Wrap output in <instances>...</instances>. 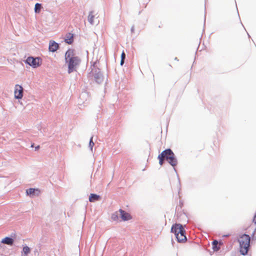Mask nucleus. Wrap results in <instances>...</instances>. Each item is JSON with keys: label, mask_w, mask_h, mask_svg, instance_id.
Instances as JSON below:
<instances>
[{"label": "nucleus", "mask_w": 256, "mask_h": 256, "mask_svg": "<svg viewBox=\"0 0 256 256\" xmlns=\"http://www.w3.org/2000/svg\"><path fill=\"white\" fill-rule=\"evenodd\" d=\"M65 58L68 64V72L69 74L75 70L76 67L80 62V58L76 56L73 50H68L66 53Z\"/></svg>", "instance_id": "f257e3e1"}, {"label": "nucleus", "mask_w": 256, "mask_h": 256, "mask_svg": "<svg viewBox=\"0 0 256 256\" xmlns=\"http://www.w3.org/2000/svg\"><path fill=\"white\" fill-rule=\"evenodd\" d=\"M158 158L159 160V164L160 166L163 164L164 159H166L173 166L177 164V160L174 158V154L170 148L162 152L158 155Z\"/></svg>", "instance_id": "f03ea898"}, {"label": "nucleus", "mask_w": 256, "mask_h": 256, "mask_svg": "<svg viewBox=\"0 0 256 256\" xmlns=\"http://www.w3.org/2000/svg\"><path fill=\"white\" fill-rule=\"evenodd\" d=\"M171 232L174 234L177 240L180 242H184L186 240L185 230L180 224H175L171 228Z\"/></svg>", "instance_id": "7ed1b4c3"}, {"label": "nucleus", "mask_w": 256, "mask_h": 256, "mask_svg": "<svg viewBox=\"0 0 256 256\" xmlns=\"http://www.w3.org/2000/svg\"><path fill=\"white\" fill-rule=\"evenodd\" d=\"M250 238L246 234L241 236L238 240L240 244V252L242 255H246L248 254L250 247Z\"/></svg>", "instance_id": "20e7f679"}, {"label": "nucleus", "mask_w": 256, "mask_h": 256, "mask_svg": "<svg viewBox=\"0 0 256 256\" xmlns=\"http://www.w3.org/2000/svg\"><path fill=\"white\" fill-rule=\"evenodd\" d=\"M26 62L33 68H36L41 66L42 60L40 58L38 57L34 58L32 56H29L26 58Z\"/></svg>", "instance_id": "39448f33"}, {"label": "nucleus", "mask_w": 256, "mask_h": 256, "mask_svg": "<svg viewBox=\"0 0 256 256\" xmlns=\"http://www.w3.org/2000/svg\"><path fill=\"white\" fill-rule=\"evenodd\" d=\"M98 16L97 12L94 11H92L88 14V21L91 24H98L99 22L98 20Z\"/></svg>", "instance_id": "423d86ee"}, {"label": "nucleus", "mask_w": 256, "mask_h": 256, "mask_svg": "<svg viewBox=\"0 0 256 256\" xmlns=\"http://www.w3.org/2000/svg\"><path fill=\"white\" fill-rule=\"evenodd\" d=\"M24 88L20 85L16 84L14 87V98L16 99H22L23 96Z\"/></svg>", "instance_id": "0eeeda50"}, {"label": "nucleus", "mask_w": 256, "mask_h": 256, "mask_svg": "<svg viewBox=\"0 0 256 256\" xmlns=\"http://www.w3.org/2000/svg\"><path fill=\"white\" fill-rule=\"evenodd\" d=\"M119 212L120 214L121 218L123 220H128L132 219V216L130 214L126 212L122 209H120Z\"/></svg>", "instance_id": "6e6552de"}, {"label": "nucleus", "mask_w": 256, "mask_h": 256, "mask_svg": "<svg viewBox=\"0 0 256 256\" xmlns=\"http://www.w3.org/2000/svg\"><path fill=\"white\" fill-rule=\"evenodd\" d=\"M26 194L30 196H38L40 194V190L38 188H30L26 190Z\"/></svg>", "instance_id": "1a4fd4ad"}, {"label": "nucleus", "mask_w": 256, "mask_h": 256, "mask_svg": "<svg viewBox=\"0 0 256 256\" xmlns=\"http://www.w3.org/2000/svg\"><path fill=\"white\" fill-rule=\"evenodd\" d=\"M58 48V44L55 42H50L49 44V50L50 52H54Z\"/></svg>", "instance_id": "9d476101"}, {"label": "nucleus", "mask_w": 256, "mask_h": 256, "mask_svg": "<svg viewBox=\"0 0 256 256\" xmlns=\"http://www.w3.org/2000/svg\"><path fill=\"white\" fill-rule=\"evenodd\" d=\"M74 41V36L73 34L68 33L66 35V38H65V42L68 44H71Z\"/></svg>", "instance_id": "9b49d317"}, {"label": "nucleus", "mask_w": 256, "mask_h": 256, "mask_svg": "<svg viewBox=\"0 0 256 256\" xmlns=\"http://www.w3.org/2000/svg\"><path fill=\"white\" fill-rule=\"evenodd\" d=\"M2 242L8 245H12L14 243V240L10 238L6 237L2 240Z\"/></svg>", "instance_id": "f8f14e48"}, {"label": "nucleus", "mask_w": 256, "mask_h": 256, "mask_svg": "<svg viewBox=\"0 0 256 256\" xmlns=\"http://www.w3.org/2000/svg\"><path fill=\"white\" fill-rule=\"evenodd\" d=\"M100 199V196L96 194H92L90 196L89 200L90 202H94Z\"/></svg>", "instance_id": "ddd939ff"}, {"label": "nucleus", "mask_w": 256, "mask_h": 256, "mask_svg": "<svg viewBox=\"0 0 256 256\" xmlns=\"http://www.w3.org/2000/svg\"><path fill=\"white\" fill-rule=\"evenodd\" d=\"M30 252V250L28 246H25L23 248L22 254L24 256H26Z\"/></svg>", "instance_id": "4468645a"}, {"label": "nucleus", "mask_w": 256, "mask_h": 256, "mask_svg": "<svg viewBox=\"0 0 256 256\" xmlns=\"http://www.w3.org/2000/svg\"><path fill=\"white\" fill-rule=\"evenodd\" d=\"M42 8V6L40 4L36 3L35 4L34 12L36 13H40Z\"/></svg>", "instance_id": "2eb2a0df"}, {"label": "nucleus", "mask_w": 256, "mask_h": 256, "mask_svg": "<svg viewBox=\"0 0 256 256\" xmlns=\"http://www.w3.org/2000/svg\"><path fill=\"white\" fill-rule=\"evenodd\" d=\"M125 58H126V54H125L124 51H123L121 54V60H120V65L121 66L123 65V64L124 63V60Z\"/></svg>", "instance_id": "dca6fc26"}, {"label": "nucleus", "mask_w": 256, "mask_h": 256, "mask_svg": "<svg viewBox=\"0 0 256 256\" xmlns=\"http://www.w3.org/2000/svg\"><path fill=\"white\" fill-rule=\"evenodd\" d=\"M218 244V242L217 240H214L212 242V245H213V248L214 250H218L220 248H217L216 246Z\"/></svg>", "instance_id": "f3484780"}, {"label": "nucleus", "mask_w": 256, "mask_h": 256, "mask_svg": "<svg viewBox=\"0 0 256 256\" xmlns=\"http://www.w3.org/2000/svg\"><path fill=\"white\" fill-rule=\"evenodd\" d=\"M94 142L92 141V137L90 138V144H89V146L90 148V149L92 150V147L94 146Z\"/></svg>", "instance_id": "a211bd4d"}, {"label": "nucleus", "mask_w": 256, "mask_h": 256, "mask_svg": "<svg viewBox=\"0 0 256 256\" xmlns=\"http://www.w3.org/2000/svg\"><path fill=\"white\" fill-rule=\"evenodd\" d=\"M112 218L114 220H116L118 218V216L117 215L113 214Z\"/></svg>", "instance_id": "6ab92c4d"}, {"label": "nucleus", "mask_w": 256, "mask_h": 256, "mask_svg": "<svg viewBox=\"0 0 256 256\" xmlns=\"http://www.w3.org/2000/svg\"><path fill=\"white\" fill-rule=\"evenodd\" d=\"M40 148V146H37L36 147L35 149L36 150H38Z\"/></svg>", "instance_id": "aec40b11"}, {"label": "nucleus", "mask_w": 256, "mask_h": 256, "mask_svg": "<svg viewBox=\"0 0 256 256\" xmlns=\"http://www.w3.org/2000/svg\"><path fill=\"white\" fill-rule=\"evenodd\" d=\"M31 146L34 147V144H32Z\"/></svg>", "instance_id": "412c9836"}]
</instances>
